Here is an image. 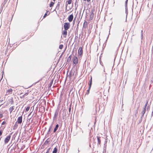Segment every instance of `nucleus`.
<instances>
[{
  "label": "nucleus",
  "mask_w": 153,
  "mask_h": 153,
  "mask_svg": "<svg viewBox=\"0 0 153 153\" xmlns=\"http://www.w3.org/2000/svg\"><path fill=\"white\" fill-rule=\"evenodd\" d=\"M71 106H70V108H69V111H70V110H71Z\"/></svg>",
  "instance_id": "obj_36"
},
{
  "label": "nucleus",
  "mask_w": 153,
  "mask_h": 153,
  "mask_svg": "<svg viewBox=\"0 0 153 153\" xmlns=\"http://www.w3.org/2000/svg\"><path fill=\"white\" fill-rule=\"evenodd\" d=\"M153 116V111H152V113L151 117H152Z\"/></svg>",
  "instance_id": "obj_34"
},
{
  "label": "nucleus",
  "mask_w": 153,
  "mask_h": 153,
  "mask_svg": "<svg viewBox=\"0 0 153 153\" xmlns=\"http://www.w3.org/2000/svg\"><path fill=\"white\" fill-rule=\"evenodd\" d=\"M39 108H41V107H40V106L39 105Z\"/></svg>",
  "instance_id": "obj_41"
},
{
  "label": "nucleus",
  "mask_w": 153,
  "mask_h": 153,
  "mask_svg": "<svg viewBox=\"0 0 153 153\" xmlns=\"http://www.w3.org/2000/svg\"><path fill=\"white\" fill-rule=\"evenodd\" d=\"M12 134V133H11L10 135L7 136L5 138L4 141L5 143L6 144L9 142L11 138V135Z\"/></svg>",
  "instance_id": "obj_2"
},
{
  "label": "nucleus",
  "mask_w": 153,
  "mask_h": 153,
  "mask_svg": "<svg viewBox=\"0 0 153 153\" xmlns=\"http://www.w3.org/2000/svg\"><path fill=\"white\" fill-rule=\"evenodd\" d=\"M127 1H128V0H126V3H127Z\"/></svg>",
  "instance_id": "obj_40"
},
{
  "label": "nucleus",
  "mask_w": 153,
  "mask_h": 153,
  "mask_svg": "<svg viewBox=\"0 0 153 153\" xmlns=\"http://www.w3.org/2000/svg\"><path fill=\"white\" fill-rule=\"evenodd\" d=\"M50 150V148H49L48 149V150H47V152H46V153H49V152Z\"/></svg>",
  "instance_id": "obj_32"
},
{
  "label": "nucleus",
  "mask_w": 153,
  "mask_h": 153,
  "mask_svg": "<svg viewBox=\"0 0 153 153\" xmlns=\"http://www.w3.org/2000/svg\"><path fill=\"white\" fill-rule=\"evenodd\" d=\"M54 4V3L53 2H51L49 5V6L50 7H51L53 6Z\"/></svg>",
  "instance_id": "obj_19"
},
{
  "label": "nucleus",
  "mask_w": 153,
  "mask_h": 153,
  "mask_svg": "<svg viewBox=\"0 0 153 153\" xmlns=\"http://www.w3.org/2000/svg\"><path fill=\"white\" fill-rule=\"evenodd\" d=\"M97 142H98V144L97 145L98 146L99 145H100L101 144V140H100V137H99L97 136Z\"/></svg>",
  "instance_id": "obj_11"
},
{
  "label": "nucleus",
  "mask_w": 153,
  "mask_h": 153,
  "mask_svg": "<svg viewBox=\"0 0 153 153\" xmlns=\"http://www.w3.org/2000/svg\"><path fill=\"white\" fill-rule=\"evenodd\" d=\"M73 18L74 16L73 14L70 15L68 17V21L70 22H71L72 21Z\"/></svg>",
  "instance_id": "obj_8"
},
{
  "label": "nucleus",
  "mask_w": 153,
  "mask_h": 153,
  "mask_svg": "<svg viewBox=\"0 0 153 153\" xmlns=\"http://www.w3.org/2000/svg\"><path fill=\"white\" fill-rule=\"evenodd\" d=\"M72 2V0H68L67 1L68 4H70Z\"/></svg>",
  "instance_id": "obj_23"
},
{
  "label": "nucleus",
  "mask_w": 153,
  "mask_h": 153,
  "mask_svg": "<svg viewBox=\"0 0 153 153\" xmlns=\"http://www.w3.org/2000/svg\"><path fill=\"white\" fill-rule=\"evenodd\" d=\"M29 109H30V107L28 106L26 108V111H27L29 110Z\"/></svg>",
  "instance_id": "obj_27"
},
{
  "label": "nucleus",
  "mask_w": 153,
  "mask_h": 153,
  "mask_svg": "<svg viewBox=\"0 0 153 153\" xmlns=\"http://www.w3.org/2000/svg\"><path fill=\"white\" fill-rule=\"evenodd\" d=\"M22 116H21L19 117L18 119L17 120L16 122L17 123H18V124H21L22 123Z\"/></svg>",
  "instance_id": "obj_7"
},
{
  "label": "nucleus",
  "mask_w": 153,
  "mask_h": 153,
  "mask_svg": "<svg viewBox=\"0 0 153 153\" xmlns=\"http://www.w3.org/2000/svg\"><path fill=\"white\" fill-rule=\"evenodd\" d=\"M28 95V93H27L24 94V95H23V96H24V97L26 96L27 95Z\"/></svg>",
  "instance_id": "obj_29"
},
{
  "label": "nucleus",
  "mask_w": 153,
  "mask_h": 153,
  "mask_svg": "<svg viewBox=\"0 0 153 153\" xmlns=\"http://www.w3.org/2000/svg\"><path fill=\"white\" fill-rule=\"evenodd\" d=\"M59 126L58 124H57L56 126H55V128H54V129L53 130L54 132H55L56 131V130H57L58 128L59 127Z\"/></svg>",
  "instance_id": "obj_13"
},
{
  "label": "nucleus",
  "mask_w": 153,
  "mask_h": 153,
  "mask_svg": "<svg viewBox=\"0 0 153 153\" xmlns=\"http://www.w3.org/2000/svg\"><path fill=\"white\" fill-rule=\"evenodd\" d=\"M58 111L57 110L55 111L54 114V117L55 118H56L57 117L58 113Z\"/></svg>",
  "instance_id": "obj_14"
},
{
  "label": "nucleus",
  "mask_w": 153,
  "mask_h": 153,
  "mask_svg": "<svg viewBox=\"0 0 153 153\" xmlns=\"http://www.w3.org/2000/svg\"><path fill=\"white\" fill-rule=\"evenodd\" d=\"M71 56H69L68 58L67 59V62H69L71 60Z\"/></svg>",
  "instance_id": "obj_22"
},
{
  "label": "nucleus",
  "mask_w": 153,
  "mask_h": 153,
  "mask_svg": "<svg viewBox=\"0 0 153 153\" xmlns=\"http://www.w3.org/2000/svg\"><path fill=\"white\" fill-rule=\"evenodd\" d=\"M70 27V24L68 22L65 23L64 25V30H68Z\"/></svg>",
  "instance_id": "obj_1"
},
{
  "label": "nucleus",
  "mask_w": 153,
  "mask_h": 153,
  "mask_svg": "<svg viewBox=\"0 0 153 153\" xmlns=\"http://www.w3.org/2000/svg\"><path fill=\"white\" fill-rule=\"evenodd\" d=\"M5 126H2V127H3V128L4 129L5 127Z\"/></svg>",
  "instance_id": "obj_35"
},
{
  "label": "nucleus",
  "mask_w": 153,
  "mask_h": 153,
  "mask_svg": "<svg viewBox=\"0 0 153 153\" xmlns=\"http://www.w3.org/2000/svg\"><path fill=\"white\" fill-rule=\"evenodd\" d=\"M6 124V122L5 121H3L1 124L2 125H3Z\"/></svg>",
  "instance_id": "obj_28"
},
{
  "label": "nucleus",
  "mask_w": 153,
  "mask_h": 153,
  "mask_svg": "<svg viewBox=\"0 0 153 153\" xmlns=\"http://www.w3.org/2000/svg\"><path fill=\"white\" fill-rule=\"evenodd\" d=\"M34 106H33L31 107V109H33H33H34Z\"/></svg>",
  "instance_id": "obj_33"
},
{
  "label": "nucleus",
  "mask_w": 153,
  "mask_h": 153,
  "mask_svg": "<svg viewBox=\"0 0 153 153\" xmlns=\"http://www.w3.org/2000/svg\"><path fill=\"white\" fill-rule=\"evenodd\" d=\"M51 128H52L51 126H50V128H49V130L48 131L47 133V134H50L49 132H50V130Z\"/></svg>",
  "instance_id": "obj_24"
},
{
  "label": "nucleus",
  "mask_w": 153,
  "mask_h": 153,
  "mask_svg": "<svg viewBox=\"0 0 153 153\" xmlns=\"http://www.w3.org/2000/svg\"><path fill=\"white\" fill-rule=\"evenodd\" d=\"M94 16V13L93 12H92L90 15V19L92 20Z\"/></svg>",
  "instance_id": "obj_16"
},
{
  "label": "nucleus",
  "mask_w": 153,
  "mask_h": 153,
  "mask_svg": "<svg viewBox=\"0 0 153 153\" xmlns=\"http://www.w3.org/2000/svg\"><path fill=\"white\" fill-rule=\"evenodd\" d=\"M78 54L79 55L82 56V55L83 51V48L82 47H80L78 51Z\"/></svg>",
  "instance_id": "obj_4"
},
{
  "label": "nucleus",
  "mask_w": 153,
  "mask_h": 153,
  "mask_svg": "<svg viewBox=\"0 0 153 153\" xmlns=\"http://www.w3.org/2000/svg\"><path fill=\"white\" fill-rule=\"evenodd\" d=\"M78 152H79V150H78Z\"/></svg>",
  "instance_id": "obj_44"
},
{
  "label": "nucleus",
  "mask_w": 153,
  "mask_h": 153,
  "mask_svg": "<svg viewBox=\"0 0 153 153\" xmlns=\"http://www.w3.org/2000/svg\"><path fill=\"white\" fill-rule=\"evenodd\" d=\"M146 106H145L143 108V110L141 112V114L142 116H144V114L146 112Z\"/></svg>",
  "instance_id": "obj_10"
},
{
  "label": "nucleus",
  "mask_w": 153,
  "mask_h": 153,
  "mask_svg": "<svg viewBox=\"0 0 153 153\" xmlns=\"http://www.w3.org/2000/svg\"><path fill=\"white\" fill-rule=\"evenodd\" d=\"M13 109L14 108H13V106L11 107L9 109V110L10 111V113H11L12 112V111L13 110Z\"/></svg>",
  "instance_id": "obj_20"
},
{
  "label": "nucleus",
  "mask_w": 153,
  "mask_h": 153,
  "mask_svg": "<svg viewBox=\"0 0 153 153\" xmlns=\"http://www.w3.org/2000/svg\"><path fill=\"white\" fill-rule=\"evenodd\" d=\"M150 106H148V107H147L148 109V108H149Z\"/></svg>",
  "instance_id": "obj_37"
},
{
  "label": "nucleus",
  "mask_w": 153,
  "mask_h": 153,
  "mask_svg": "<svg viewBox=\"0 0 153 153\" xmlns=\"http://www.w3.org/2000/svg\"><path fill=\"white\" fill-rule=\"evenodd\" d=\"M90 0H87V1L88 2L90 1Z\"/></svg>",
  "instance_id": "obj_39"
},
{
  "label": "nucleus",
  "mask_w": 153,
  "mask_h": 153,
  "mask_svg": "<svg viewBox=\"0 0 153 153\" xmlns=\"http://www.w3.org/2000/svg\"><path fill=\"white\" fill-rule=\"evenodd\" d=\"M10 101H11V104H13V98H11L10 99Z\"/></svg>",
  "instance_id": "obj_25"
},
{
  "label": "nucleus",
  "mask_w": 153,
  "mask_h": 153,
  "mask_svg": "<svg viewBox=\"0 0 153 153\" xmlns=\"http://www.w3.org/2000/svg\"><path fill=\"white\" fill-rule=\"evenodd\" d=\"M57 150V149L56 147H55L52 153H56Z\"/></svg>",
  "instance_id": "obj_18"
},
{
  "label": "nucleus",
  "mask_w": 153,
  "mask_h": 153,
  "mask_svg": "<svg viewBox=\"0 0 153 153\" xmlns=\"http://www.w3.org/2000/svg\"><path fill=\"white\" fill-rule=\"evenodd\" d=\"M92 83V77L91 76V78L90 79V83L89 84V86H91Z\"/></svg>",
  "instance_id": "obj_17"
},
{
  "label": "nucleus",
  "mask_w": 153,
  "mask_h": 153,
  "mask_svg": "<svg viewBox=\"0 0 153 153\" xmlns=\"http://www.w3.org/2000/svg\"><path fill=\"white\" fill-rule=\"evenodd\" d=\"M67 30H64L62 32V34L64 38H66V36L67 34Z\"/></svg>",
  "instance_id": "obj_9"
},
{
  "label": "nucleus",
  "mask_w": 153,
  "mask_h": 153,
  "mask_svg": "<svg viewBox=\"0 0 153 153\" xmlns=\"http://www.w3.org/2000/svg\"><path fill=\"white\" fill-rule=\"evenodd\" d=\"M36 106V108H38V106Z\"/></svg>",
  "instance_id": "obj_42"
},
{
  "label": "nucleus",
  "mask_w": 153,
  "mask_h": 153,
  "mask_svg": "<svg viewBox=\"0 0 153 153\" xmlns=\"http://www.w3.org/2000/svg\"><path fill=\"white\" fill-rule=\"evenodd\" d=\"M91 87L89 86L88 89L87 91V92L85 94H86L88 95L89 93L90 90L91 89Z\"/></svg>",
  "instance_id": "obj_15"
},
{
  "label": "nucleus",
  "mask_w": 153,
  "mask_h": 153,
  "mask_svg": "<svg viewBox=\"0 0 153 153\" xmlns=\"http://www.w3.org/2000/svg\"><path fill=\"white\" fill-rule=\"evenodd\" d=\"M17 122H16L15 124L13 126V130H15L17 128L18 126V125L17 124Z\"/></svg>",
  "instance_id": "obj_12"
},
{
  "label": "nucleus",
  "mask_w": 153,
  "mask_h": 153,
  "mask_svg": "<svg viewBox=\"0 0 153 153\" xmlns=\"http://www.w3.org/2000/svg\"><path fill=\"white\" fill-rule=\"evenodd\" d=\"M3 117L2 114H0V119L2 118Z\"/></svg>",
  "instance_id": "obj_30"
},
{
  "label": "nucleus",
  "mask_w": 153,
  "mask_h": 153,
  "mask_svg": "<svg viewBox=\"0 0 153 153\" xmlns=\"http://www.w3.org/2000/svg\"><path fill=\"white\" fill-rule=\"evenodd\" d=\"M87 23V22H86V21H85V22H84V24H85V23Z\"/></svg>",
  "instance_id": "obj_38"
},
{
  "label": "nucleus",
  "mask_w": 153,
  "mask_h": 153,
  "mask_svg": "<svg viewBox=\"0 0 153 153\" xmlns=\"http://www.w3.org/2000/svg\"><path fill=\"white\" fill-rule=\"evenodd\" d=\"M2 133V131L1 130L0 131V136H1Z\"/></svg>",
  "instance_id": "obj_31"
},
{
  "label": "nucleus",
  "mask_w": 153,
  "mask_h": 153,
  "mask_svg": "<svg viewBox=\"0 0 153 153\" xmlns=\"http://www.w3.org/2000/svg\"><path fill=\"white\" fill-rule=\"evenodd\" d=\"M38 104H39V105H44L46 104V102L45 100H40Z\"/></svg>",
  "instance_id": "obj_5"
},
{
  "label": "nucleus",
  "mask_w": 153,
  "mask_h": 153,
  "mask_svg": "<svg viewBox=\"0 0 153 153\" xmlns=\"http://www.w3.org/2000/svg\"><path fill=\"white\" fill-rule=\"evenodd\" d=\"M13 90L11 88H10L7 90L6 92L5 95H7L10 94H11L12 93Z\"/></svg>",
  "instance_id": "obj_6"
},
{
  "label": "nucleus",
  "mask_w": 153,
  "mask_h": 153,
  "mask_svg": "<svg viewBox=\"0 0 153 153\" xmlns=\"http://www.w3.org/2000/svg\"><path fill=\"white\" fill-rule=\"evenodd\" d=\"M63 47V45H60L59 47V48L60 49H62Z\"/></svg>",
  "instance_id": "obj_21"
},
{
  "label": "nucleus",
  "mask_w": 153,
  "mask_h": 153,
  "mask_svg": "<svg viewBox=\"0 0 153 153\" xmlns=\"http://www.w3.org/2000/svg\"><path fill=\"white\" fill-rule=\"evenodd\" d=\"M78 62V59L76 56H74L73 59V63L75 65L77 64Z\"/></svg>",
  "instance_id": "obj_3"
},
{
  "label": "nucleus",
  "mask_w": 153,
  "mask_h": 153,
  "mask_svg": "<svg viewBox=\"0 0 153 153\" xmlns=\"http://www.w3.org/2000/svg\"><path fill=\"white\" fill-rule=\"evenodd\" d=\"M141 32H142H142H143V30H142V31H141Z\"/></svg>",
  "instance_id": "obj_43"
},
{
  "label": "nucleus",
  "mask_w": 153,
  "mask_h": 153,
  "mask_svg": "<svg viewBox=\"0 0 153 153\" xmlns=\"http://www.w3.org/2000/svg\"><path fill=\"white\" fill-rule=\"evenodd\" d=\"M54 1H55V0H53Z\"/></svg>",
  "instance_id": "obj_45"
},
{
  "label": "nucleus",
  "mask_w": 153,
  "mask_h": 153,
  "mask_svg": "<svg viewBox=\"0 0 153 153\" xmlns=\"http://www.w3.org/2000/svg\"><path fill=\"white\" fill-rule=\"evenodd\" d=\"M48 11H47L46 13L43 16V18H45L46 16H47V13H48Z\"/></svg>",
  "instance_id": "obj_26"
}]
</instances>
